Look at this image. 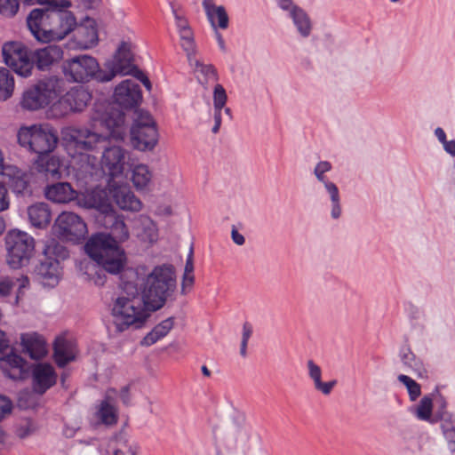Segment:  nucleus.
Masks as SVG:
<instances>
[{"mask_svg": "<svg viewBox=\"0 0 455 455\" xmlns=\"http://www.w3.org/2000/svg\"><path fill=\"white\" fill-rule=\"evenodd\" d=\"M65 92V82L57 76H46L27 88L20 99L23 109L36 111L57 101Z\"/></svg>", "mask_w": 455, "mask_h": 455, "instance_id": "423d86ee", "label": "nucleus"}, {"mask_svg": "<svg viewBox=\"0 0 455 455\" xmlns=\"http://www.w3.org/2000/svg\"><path fill=\"white\" fill-rule=\"evenodd\" d=\"M195 283V275H183L182 283H181V292L186 294L189 292Z\"/></svg>", "mask_w": 455, "mask_h": 455, "instance_id": "603ef678", "label": "nucleus"}, {"mask_svg": "<svg viewBox=\"0 0 455 455\" xmlns=\"http://www.w3.org/2000/svg\"><path fill=\"white\" fill-rule=\"evenodd\" d=\"M17 140L20 147L37 154H50L59 142L55 129L50 124H40L21 126L17 132Z\"/></svg>", "mask_w": 455, "mask_h": 455, "instance_id": "0eeeda50", "label": "nucleus"}, {"mask_svg": "<svg viewBox=\"0 0 455 455\" xmlns=\"http://www.w3.org/2000/svg\"><path fill=\"white\" fill-rule=\"evenodd\" d=\"M235 442L244 452H248L260 444L261 438L251 426L244 425L237 428Z\"/></svg>", "mask_w": 455, "mask_h": 455, "instance_id": "2f4dec72", "label": "nucleus"}, {"mask_svg": "<svg viewBox=\"0 0 455 455\" xmlns=\"http://www.w3.org/2000/svg\"><path fill=\"white\" fill-rule=\"evenodd\" d=\"M332 169V165L328 161H320L314 169V174L316 180L322 183L325 188L326 193L329 195L331 200V217L333 220H338L342 215L341 199L339 188L337 185L331 181L326 173Z\"/></svg>", "mask_w": 455, "mask_h": 455, "instance_id": "f8f14e48", "label": "nucleus"}, {"mask_svg": "<svg viewBox=\"0 0 455 455\" xmlns=\"http://www.w3.org/2000/svg\"><path fill=\"white\" fill-rule=\"evenodd\" d=\"M213 120H214V125L212 129V132L216 134L220 132L221 122H222V111L223 108H213Z\"/></svg>", "mask_w": 455, "mask_h": 455, "instance_id": "864d4df0", "label": "nucleus"}, {"mask_svg": "<svg viewBox=\"0 0 455 455\" xmlns=\"http://www.w3.org/2000/svg\"><path fill=\"white\" fill-rule=\"evenodd\" d=\"M137 447L124 435L111 438L102 455H137Z\"/></svg>", "mask_w": 455, "mask_h": 455, "instance_id": "f704fd0d", "label": "nucleus"}, {"mask_svg": "<svg viewBox=\"0 0 455 455\" xmlns=\"http://www.w3.org/2000/svg\"><path fill=\"white\" fill-rule=\"evenodd\" d=\"M31 385L35 393L44 394L57 380V374L52 365L38 363L31 368Z\"/></svg>", "mask_w": 455, "mask_h": 455, "instance_id": "2eb2a0df", "label": "nucleus"}, {"mask_svg": "<svg viewBox=\"0 0 455 455\" xmlns=\"http://www.w3.org/2000/svg\"><path fill=\"white\" fill-rule=\"evenodd\" d=\"M443 147L446 153H448L449 155H451L452 156H455V140H446L443 144Z\"/></svg>", "mask_w": 455, "mask_h": 455, "instance_id": "052dcab7", "label": "nucleus"}, {"mask_svg": "<svg viewBox=\"0 0 455 455\" xmlns=\"http://www.w3.org/2000/svg\"><path fill=\"white\" fill-rule=\"evenodd\" d=\"M9 347V340L6 338L5 333L0 330V354Z\"/></svg>", "mask_w": 455, "mask_h": 455, "instance_id": "e2e57ef3", "label": "nucleus"}, {"mask_svg": "<svg viewBox=\"0 0 455 455\" xmlns=\"http://www.w3.org/2000/svg\"><path fill=\"white\" fill-rule=\"evenodd\" d=\"M100 124L107 129L99 132L89 128L68 127L62 130V144L70 157L74 170L90 172L98 164L97 154L103 149L101 166L112 178L123 176L129 152L112 141H124L126 135L125 116L118 110L100 117Z\"/></svg>", "mask_w": 455, "mask_h": 455, "instance_id": "f03ea898", "label": "nucleus"}, {"mask_svg": "<svg viewBox=\"0 0 455 455\" xmlns=\"http://www.w3.org/2000/svg\"><path fill=\"white\" fill-rule=\"evenodd\" d=\"M12 409V401L6 396L0 395V420L9 415Z\"/></svg>", "mask_w": 455, "mask_h": 455, "instance_id": "de8ad7c7", "label": "nucleus"}, {"mask_svg": "<svg viewBox=\"0 0 455 455\" xmlns=\"http://www.w3.org/2000/svg\"><path fill=\"white\" fill-rule=\"evenodd\" d=\"M184 275H194V253L193 248H190L189 253L188 255Z\"/></svg>", "mask_w": 455, "mask_h": 455, "instance_id": "6e6d98bb", "label": "nucleus"}, {"mask_svg": "<svg viewBox=\"0 0 455 455\" xmlns=\"http://www.w3.org/2000/svg\"><path fill=\"white\" fill-rule=\"evenodd\" d=\"M10 206V196L5 185L0 182V212L6 211Z\"/></svg>", "mask_w": 455, "mask_h": 455, "instance_id": "a18cd8bd", "label": "nucleus"}, {"mask_svg": "<svg viewBox=\"0 0 455 455\" xmlns=\"http://www.w3.org/2000/svg\"><path fill=\"white\" fill-rule=\"evenodd\" d=\"M34 169L46 177L60 179L62 174L63 161L55 155L42 154L33 162Z\"/></svg>", "mask_w": 455, "mask_h": 455, "instance_id": "aec40b11", "label": "nucleus"}, {"mask_svg": "<svg viewBox=\"0 0 455 455\" xmlns=\"http://www.w3.org/2000/svg\"><path fill=\"white\" fill-rule=\"evenodd\" d=\"M54 360L58 366L64 367L76 356V344L74 340L60 336L54 342Z\"/></svg>", "mask_w": 455, "mask_h": 455, "instance_id": "bb28decb", "label": "nucleus"}, {"mask_svg": "<svg viewBox=\"0 0 455 455\" xmlns=\"http://www.w3.org/2000/svg\"><path fill=\"white\" fill-rule=\"evenodd\" d=\"M231 237H232L233 242L237 245H243L245 243L244 236L238 232V230L235 228V227L232 228Z\"/></svg>", "mask_w": 455, "mask_h": 455, "instance_id": "13d9d810", "label": "nucleus"}, {"mask_svg": "<svg viewBox=\"0 0 455 455\" xmlns=\"http://www.w3.org/2000/svg\"><path fill=\"white\" fill-rule=\"evenodd\" d=\"M174 326V317H168L156 324L141 340V345L149 347L164 339Z\"/></svg>", "mask_w": 455, "mask_h": 455, "instance_id": "e433bc0d", "label": "nucleus"}, {"mask_svg": "<svg viewBox=\"0 0 455 455\" xmlns=\"http://www.w3.org/2000/svg\"><path fill=\"white\" fill-rule=\"evenodd\" d=\"M159 134L153 117L140 113L131 128L132 147L142 152L152 151L158 143Z\"/></svg>", "mask_w": 455, "mask_h": 455, "instance_id": "1a4fd4ad", "label": "nucleus"}, {"mask_svg": "<svg viewBox=\"0 0 455 455\" xmlns=\"http://www.w3.org/2000/svg\"><path fill=\"white\" fill-rule=\"evenodd\" d=\"M20 345L23 352L32 359H42L47 354L45 339L37 332L22 333L20 335Z\"/></svg>", "mask_w": 455, "mask_h": 455, "instance_id": "5701e85b", "label": "nucleus"}, {"mask_svg": "<svg viewBox=\"0 0 455 455\" xmlns=\"http://www.w3.org/2000/svg\"><path fill=\"white\" fill-rule=\"evenodd\" d=\"M133 230L137 239L148 247L153 246L159 239L156 222L147 215H140L135 219Z\"/></svg>", "mask_w": 455, "mask_h": 455, "instance_id": "a211bd4d", "label": "nucleus"}, {"mask_svg": "<svg viewBox=\"0 0 455 455\" xmlns=\"http://www.w3.org/2000/svg\"><path fill=\"white\" fill-rule=\"evenodd\" d=\"M397 379L402 384H403L406 387L411 401H415L420 395L421 389L419 384H418L411 377L400 374Z\"/></svg>", "mask_w": 455, "mask_h": 455, "instance_id": "79ce46f5", "label": "nucleus"}, {"mask_svg": "<svg viewBox=\"0 0 455 455\" xmlns=\"http://www.w3.org/2000/svg\"><path fill=\"white\" fill-rule=\"evenodd\" d=\"M112 197L116 205L123 211L140 212L142 209V202L126 186L114 188Z\"/></svg>", "mask_w": 455, "mask_h": 455, "instance_id": "a878e982", "label": "nucleus"}, {"mask_svg": "<svg viewBox=\"0 0 455 455\" xmlns=\"http://www.w3.org/2000/svg\"><path fill=\"white\" fill-rule=\"evenodd\" d=\"M28 216L32 226L39 228L47 227L52 220V213L48 204L36 203L28 208Z\"/></svg>", "mask_w": 455, "mask_h": 455, "instance_id": "c9c22d12", "label": "nucleus"}, {"mask_svg": "<svg viewBox=\"0 0 455 455\" xmlns=\"http://www.w3.org/2000/svg\"><path fill=\"white\" fill-rule=\"evenodd\" d=\"M46 256L56 254L57 257L64 259L67 256V251L61 245H47L44 249ZM37 274L42 277L44 285L54 286L58 283L60 276V262L57 259L48 257L42 261L37 267Z\"/></svg>", "mask_w": 455, "mask_h": 455, "instance_id": "ddd939ff", "label": "nucleus"}, {"mask_svg": "<svg viewBox=\"0 0 455 455\" xmlns=\"http://www.w3.org/2000/svg\"><path fill=\"white\" fill-rule=\"evenodd\" d=\"M100 0H83V4L85 8H93L100 3Z\"/></svg>", "mask_w": 455, "mask_h": 455, "instance_id": "774afa93", "label": "nucleus"}, {"mask_svg": "<svg viewBox=\"0 0 455 455\" xmlns=\"http://www.w3.org/2000/svg\"><path fill=\"white\" fill-rule=\"evenodd\" d=\"M154 172L146 164H132L130 168V180L139 192H149L153 184Z\"/></svg>", "mask_w": 455, "mask_h": 455, "instance_id": "b1692460", "label": "nucleus"}, {"mask_svg": "<svg viewBox=\"0 0 455 455\" xmlns=\"http://www.w3.org/2000/svg\"><path fill=\"white\" fill-rule=\"evenodd\" d=\"M20 9V0H0V14L6 18L14 17Z\"/></svg>", "mask_w": 455, "mask_h": 455, "instance_id": "37998d69", "label": "nucleus"}, {"mask_svg": "<svg viewBox=\"0 0 455 455\" xmlns=\"http://www.w3.org/2000/svg\"><path fill=\"white\" fill-rule=\"evenodd\" d=\"M13 283L9 277H0V296H6L13 287Z\"/></svg>", "mask_w": 455, "mask_h": 455, "instance_id": "3c124183", "label": "nucleus"}, {"mask_svg": "<svg viewBox=\"0 0 455 455\" xmlns=\"http://www.w3.org/2000/svg\"><path fill=\"white\" fill-rule=\"evenodd\" d=\"M156 214L159 216H171L172 214V208L171 205H162L156 210Z\"/></svg>", "mask_w": 455, "mask_h": 455, "instance_id": "680f3d73", "label": "nucleus"}, {"mask_svg": "<svg viewBox=\"0 0 455 455\" xmlns=\"http://www.w3.org/2000/svg\"><path fill=\"white\" fill-rule=\"evenodd\" d=\"M35 431V427L30 422H26L23 425H20L17 429V435L20 438H26L29 436Z\"/></svg>", "mask_w": 455, "mask_h": 455, "instance_id": "8fccbe9b", "label": "nucleus"}, {"mask_svg": "<svg viewBox=\"0 0 455 455\" xmlns=\"http://www.w3.org/2000/svg\"><path fill=\"white\" fill-rule=\"evenodd\" d=\"M252 333V327L250 323H245L243 325L242 341L248 342Z\"/></svg>", "mask_w": 455, "mask_h": 455, "instance_id": "bf43d9fd", "label": "nucleus"}, {"mask_svg": "<svg viewBox=\"0 0 455 455\" xmlns=\"http://www.w3.org/2000/svg\"><path fill=\"white\" fill-rule=\"evenodd\" d=\"M27 362L19 355L12 353L4 357L0 367L5 376L12 379H22L27 375Z\"/></svg>", "mask_w": 455, "mask_h": 455, "instance_id": "c756f323", "label": "nucleus"}, {"mask_svg": "<svg viewBox=\"0 0 455 455\" xmlns=\"http://www.w3.org/2000/svg\"><path fill=\"white\" fill-rule=\"evenodd\" d=\"M15 81L13 76L6 68H0V100L10 99L14 92Z\"/></svg>", "mask_w": 455, "mask_h": 455, "instance_id": "58836bf2", "label": "nucleus"}, {"mask_svg": "<svg viewBox=\"0 0 455 455\" xmlns=\"http://www.w3.org/2000/svg\"><path fill=\"white\" fill-rule=\"evenodd\" d=\"M443 433L445 438L449 442V446L451 444H455V427L454 426H446L444 424L442 425Z\"/></svg>", "mask_w": 455, "mask_h": 455, "instance_id": "5fc2aeb1", "label": "nucleus"}, {"mask_svg": "<svg viewBox=\"0 0 455 455\" xmlns=\"http://www.w3.org/2000/svg\"><path fill=\"white\" fill-rule=\"evenodd\" d=\"M36 4H49L55 9H68L72 5L69 0H38Z\"/></svg>", "mask_w": 455, "mask_h": 455, "instance_id": "49530a36", "label": "nucleus"}, {"mask_svg": "<svg viewBox=\"0 0 455 455\" xmlns=\"http://www.w3.org/2000/svg\"><path fill=\"white\" fill-rule=\"evenodd\" d=\"M113 235L100 233L92 235L86 243V253L107 272L116 275L120 273L126 263L124 251L118 242L128 240L130 233L124 220L117 218L112 224Z\"/></svg>", "mask_w": 455, "mask_h": 455, "instance_id": "20e7f679", "label": "nucleus"}, {"mask_svg": "<svg viewBox=\"0 0 455 455\" xmlns=\"http://www.w3.org/2000/svg\"><path fill=\"white\" fill-rule=\"evenodd\" d=\"M433 410V400L429 396H424L414 410L415 416L425 421H430Z\"/></svg>", "mask_w": 455, "mask_h": 455, "instance_id": "ea45409f", "label": "nucleus"}, {"mask_svg": "<svg viewBox=\"0 0 455 455\" xmlns=\"http://www.w3.org/2000/svg\"><path fill=\"white\" fill-rule=\"evenodd\" d=\"M132 44L130 42H122L112 60L104 64V69L95 58L89 55H80L67 60L62 64V72L65 77L74 83H86L91 79L99 82H109L116 76H125L132 73L134 66Z\"/></svg>", "mask_w": 455, "mask_h": 455, "instance_id": "7ed1b4c3", "label": "nucleus"}, {"mask_svg": "<svg viewBox=\"0 0 455 455\" xmlns=\"http://www.w3.org/2000/svg\"><path fill=\"white\" fill-rule=\"evenodd\" d=\"M188 60L200 84L206 85L218 81L217 70L212 64L203 63L200 60L196 58V55Z\"/></svg>", "mask_w": 455, "mask_h": 455, "instance_id": "473e14b6", "label": "nucleus"}, {"mask_svg": "<svg viewBox=\"0 0 455 455\" xmlns=\"http://www.w3.org/2000/svg\"><path fill=\"white\" fill-rule=\"evenodd\" d=\"M228 96L224 87L216 84L213 89V108H224L227 104Z\"/></svg>", "mask_w": 455, "mask_h": 455, "instance_id": "c03bdc74", "label": "nucleus"}, {"mask_svg": "<svg viewBox=\"0 0 455 455\" xmlns=\"http://www.w3.org/2000/svg\"><path fill=\"white\" fill-rule=\"evenodd\" d=\"M44 196L55 204H68L77 197V191L68 182H58L44 188Z\"/></svg>", "mask_w": 455, "mask_h": 455, "instance_id": "393cba45", "label": "nucleus"}, {"mask_svg": "<svg viewBox=\"0 0 455 455\" xmlns=\"http://www.w3.org/2000/svg\"><path fill=\"white\" fill-rule=\"evenodd\" d=\"M8 179L12 192L16 195H30V175L15 165L9 164L3 172Z\"/></svg>", "mask_w": 455, "mask_h": 455, "instance_id": "4be33fe9", "label": "nucleus"}, {"mask_svg": "<svg viewBox=\"0 0 455 455\" xmlns=\"http://www.w3.org/2000/svg\"><path fill=\"white\" fill-rule=\"evenodd\" d=\"M121 288L127 296L117 297L112 305L111 318L115 332L140 329L151 312L162 308L176 289L172 265L163 264L149 269L145 265L125 269Z\"/></svg>", "mask_w": 455, "mask_h": 455, "instance_id": "f257e3e1", "label": "nucleus"}, {"mask_svg": "<svg viewBox=\"0 0 455 455\" xmlns=\"http://www.w3.org/2000/svg\"><path fill=\"white\" fill-rule=\"evenodd\" d=\"M131 386L125 385L121 387L118 392V397L122 400L124 404H128L131 401V394H130Z\"/></svg>", "mask_w": 455, "mask_h": 455, "instance_id": "4d7b16f0", "label": "nucleus"}, {"mask_svg": "<svg viewBox=\"0 0 455 455\" xmlns=\"http://www.w3.org/2000/svg\"><path fill=\"white\" fill-rule=\"evenodd\" d=\"M136 77L141 81V83L148 91L151 90V83L149 79L142 72H138Z\"/></svg>", "mask_w": 455, "mask_h": 455, "instance_id": "69168bd1", "label": "nucleus"}, {"mask_svg": "<svg viewBox=\"0 0 455 455\" xmlns=\"http://www.w3.org/2000/svg\"><path fill=\"white\" fill-rule=\"evenodd\" d=\"M8 265L14 269L28 264L35 252V239L27 232L12 229L4 238Z\"/></svg>", "mask_w": 455, "mask_h": 455, "instance_id": "6e6552de", "label": "nucleus"}, {"mask_svg": "<svg viewBox=\"0 0 455 455\" xmlns=\"http://www.w3.org/2000/svg\"><path fill=\"white\" fill-rule=\"evenodd\" d=\"M307 368L308 377L312 380L315 389L324 395H329L336 386L337 380L332 379L327 382L322 381V369L313 360H308L307 362Z\"/></svg>", "mask_w": 455, "mask_h": 455, "instance_id": "72a5a7b5", "label": "nucleus"}, {"mask_svg": "<svg viewBox=\"0 0 455 455\" xmlns=\"http://www.w3.org/2000/svg\"><path fill=\"white\" fill-rule=\"evenodd\" d=\"M172 8L173 15L175 17L178 31L181 32L183 30L190 29L191 28L189 27L188 20L184 17H182L181 15H180L178 13L177 10L174 8L173 5H172Z\"/></svg>", "mask_w": 455, "mask_h": 455, "instance_id": "09e8293b", "label": "nucleus"}, {"mask_svg": "<svg viewBox=\"0 0 455 455\" xmlns=\"http://www.w3.org/2000/svg\"><path fill=\"white\" fill-rule=\"evenodd\" d=\"M114 98L116 102L123 108H133L141 100L140 86L135 81L126 79L116 87Z\"/></svg>", "mask_w": 455, "mask_h": 455, "instance_id": "f3484780", "label": "nucleus"}, {"mask_svg": "<svg viewBox=\"0 0 455 455\" xmlns=\"http://www.w3.org/2000/svg\"><path fill=\"white\" fill-rule=\"evenodd\" d=\"M435 135L436 139L438 140V141L440 143H442V145L447 140L446 133H445L444 130L441 127H437L435 130Z\"/></svg>", "mask_w": 455, "mask_h": 455, "instance_id": "0e129e2a", "label": "nucleus"}, {"mask_svg": "<svg viewBox=\"0 0 455 455\" xmlns=\"http://www.w3.org/2000/svg\"><path fill=\"white\" fill-rule=\"evenodd\" d=\"M76 204L84 209H95L108 214L113 211L108 195L105 189L94 188L84 193H78Z\"/></svg>", "mask_w": 455, "mask_h": 455, "instance_id": "dca6fc26", "label": "nucleus"}, {"mask_svg": "<svg viewBox=\"0 0 455 455\" xmlns=\"http://www.w3.org/2000/svg\"><path fill=\"white\" fill-rule=\"evenodd\" d=\"M214 32H215L216 39H217V42H218V44H219L220 48L222 51H225L226 50V45H225V41L223 39V36H221V34L218 30H216Z\"/></svg>", "mask_w": 455, "mask_h": 455, "instance_id": "338daca9", "label": "nucleus"}, {"mask_svg": "<svg viewBox=\"0 0 455 455\" xmlns=\"http://www.w3.org/2000/svg\"><path fill=\"white\" fill-rule=\"evenodd\" d=\"M76 28V41L80 49H90L98 44V31L93 20L86 19Z\"/></svg>", "mask_w": 455, "mask_h": 455, "instance_id": "c85d7f7f", "label": "nucleus"}, {"mask_svg": "<svg viewBox=\"0 0 455 455\" xmlns=\"http://www.w3.org/2000/svg\"><path fill=\"white\" fill-rule=\"evenodd\" d=\"M2 53L4 63L16 74L23 77L32 75L34 60L29 50L21 42L11 41L3 45Z\"/></svg>", "mask_w": 455, "mask_h": 455, "instance_id": "9d476101", "label": "nucleus"}, {"mask_svg": "<svg viewBox=\"0 0 455 455\" xmlns=\"http://www.w3.org/2000/svg\"><path fill=\"white\" fill-rule=\"evenodd\" d=\"M52 231L60 240L79 243L85 239L88 229L84 220L75 212H62L54 221Z\"/></svg>", "mask_w": 455, "mask_h": 455, "instance_id": "9b49d317", "label": "nucleus"}, {"mask_svg": "<svg viewBox=\"0 0 455 455\" xmlns=\"http://www.w3.org/2000/svg\"><path fill=\"white\" fill-rule=\"evenodd\" d=\"M91 100L92 96L86 89L77 87L71 89L62 99L60 98L57 101L60 104H62V102L68 104L65 111L61 113L64 115L68 111L79 112L84 110Z\"/></svg>", "mask_w": 455, "mask_h": 455, "instance_id": "cd10ccee", "label": "nucleus"}, {"mask_svg": "<svg viewBox=\"0 0 455 455\" xmlns=\"http://www.w3.org/2000/svg\"><path fill=\"white\" fill-rule=\"evenodd\" d=\"M181 41V47L187 53L188 59L193 57L196 53V46L194 40L192 29L179 32Z\"/></svg>", "mask_w": 455, "mask_h": 455, "instance_id": "a19ab883", "label": "nucleus"}, {"mask_svg": "<svg viewBox=\"0 0 455 455\" xmlns=\"http://www.w3.org/2000/svg\"><path fill=\"white\" fill-rule=\"evenodd\" d=\"M214 1L203 0L202 6L212 28L214 31L225 30L229 26L228 14L223 5H217Z\"/></svg>", "mask_w": 455, "mask_h": 455, "instance_id": "412c9836", "label": "nucleus"}, {"mask_svg": "<svg viewBox=\"0 0 455 455\" xmlns=\"http://www.w3.org/2000/svg\"><path fill=\"white\" fill-rule=\"evenodd\" d=\"M27 25L36 40L48 43L64 39L76 29L77 22L67 9L52 12L34 9L27 18Z\"/></svg>", "mask_w": 455, "mask_h": 455, "instance_id": "39448f33", "label": "nucleus"}, {"mask_svg": "<svg viewBox=\"0 0 455 455\" xmlns=\"http://www.w3.org/2000/svg\"><path fill=\"white\" fill-rule=\"evenodd\" d=\"M118 398V392L114 387H109L106 390L104 398L99 404L96 416L101 423L105 425H115L118 419V411L116 407V401Z\"/></svg>", "mask_w": 455, "mask_h": 455, "instance_id": "6ab92c4d", "label": "nucleus"}, {"mask_svg": "<svg viewBox=\"0 0 455 455\" xmlns=\"http://www.w3.org/2000/svg\"><path fill=\"white\" fill-rule=\"evenodd\" d=\"M63 57V51L60 46L48 45L46 47L36 50L32 58L34 64L40 70L48 69L55 62L61 60Z\"/></svg>", "mask_w": 455, "mask_h": 455, "instance_id": "7c9ffc66", "label": "nucleus"}, {"mask_svg": "<svg viewBox=\"0 0 455 455\" xmlns=\"http://www.w3.org/2000/svg\"><path fill=\"white\" fill-rule=\"evenodd\" d=\"M400 357L403 364L419 377H422L426 372L422 361L410 348L403 347L401 350Z\"/></svg>", "mask_w": 455, "mask_h": 455, "instance_id": "4c0bfd02", "label": "nucleus"}, {"mask_svg": "<svg viewBox=\"0 0 455 455\" xmlns=\"http://www.w3.org/2000/svg\"><path fill=\"white\" fill-rule=\"evenodd\" d=\"M275 3L291 20L300 36L307 38L310 36L313 24L309 15L303 8L293 0H275Z\"/></svg>", "mask_w": 455, "mask_h": 455, "instance_id": "4468645a", "label": "nucleus"}]
</instances>
